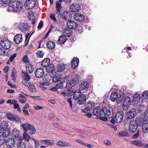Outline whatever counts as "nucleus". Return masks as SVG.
I'll list each match as a JSON object with an SVG mask.
<instances>
[{"instance_id":"1","label":"nucleus","mask_w":148,"mask_h":148,"mask_svg":"<svg viewBox=\"0 0 148 148\" xmlns=\"http://www.w3.org/2000/svg\"><path fill=\"white\" fill-rule=\"evenodd\" d=\"M22 3L18 1H15L10 3L7 9L9 12H19L23 7Z\"/></svg>"},{"instance_id":"40","label":"nucleus","mask_w":148,"mask_h":148,"mask_svg":"<svg viewBox=\"0 0 148 148\" xmlns=\"http://www.w3.org/2000/svg\"><path fill=\"white\" fill-rule=\"evenodd\" d=\"M28 17L29 19H30L31 18H32V23L33 25H34L35 22V18L34 16V13L33 12H29L28 14Z\"/></svg>"},{"instance_id":"51","label":"nucleus","mask_w":148,"mask_h":148,"mask_svg":"<svg viewBox=\"0 0 148 148\" xmlns=\"http://www.w3.org/2000/svg\"><path fill=\"white\" fill-rule=\"evenodd\" d=\"M23 136L25 140L27 141H28L30 138V137L28 135V134L26 133V132H25L23 134Z\"/></svg>"},{"instance_id":"55","label":"nucleus","mask_w":148,"mask_h":148,"mask_svg":"<svg viewBox=\"0 0 148 148\" xmlns=\"http://www.w3.org/2000/svg\"><path fill=\"white\" fill-rule=\"evenodd\" d=\"M119 134L121 136H128L129 134L125 131H122L119 132Z\"/></svg>"},{"instance_id":"12","label":"nucleus","mask_w":148,"mask_h":148,"mask_svg":"<svg viewBox=\"0 0 148 148\" xmlns=\"http://www.w3.org/2000/svg\"><path fill=\"white\" fill-rule=\"evenodd\" d=\"M67 26L70 29H75L78 26V25L75 22L69 20L67 22Z\"/></svg>"},{"instance_id":"19","label":"nucleus","mask_w":148,"mask_h":148,"mask_svg":"<svg viewBox=\"0 0 148 148\" xmlns=\"http://www.w3.org/2000/svg\"><path fill=\"white\" fill-rule=\"evenodd\" d=\"M8 118L12 121L17 122L19 121L18 118L16 115L11 113L8 114L7 115Z\"/></svg>"},{"instance_id":"53","label":"nucleus","mask_w":148,"mask_h":148,"mask_svg":"<svg viewBox=\"0 0 148 148\" xmlns=\"http://www.w3.org/2000/svg\"><path fill=\"white\" fill-rule=\"evenodd\" d=\"M22 61L25 64H28L29 63V61L28 59L27 56H25L22 59Z\"/></svg>"},{"instance_id":"27","label":"nucleus","mask_w":148,"mask_h":148,"mask_svg":"<svg viewBox=\"0 0 148 148\" xmlns=\"http://www.w3.org/2000/svg\"><path fill=\"white\" fill-rule=\"evenodd\" d=\"M50 60L49 58H46L41 62V66L42 67H46L50 64Z\"/></svg>"},{"instance_id":"41","label":"nucleus","mask_w":148,"mask_h":148,"mask_svg":"<svg viewBox=\"0 0 148 148\" xmlns=\"http://www.w3.org/2000/svg\"><path fill=\"white\" fill-rule=\"evenodd\" d=\"M70 28H66L63 31V33L68 37H69L71 35V30Z\"/></svg>"},{"instance_id":"37","label":"nucleus","mask_w":148,"mask_h":148,"mask_svg":"<svg viewBox=\"0 0 148 148\" xmlns=\"http://www.w3.org/2000/svg\"><path fill=\"white\" fill-rule=\"evenodd\" d=\"M70 16V13L69 12L64 11L62 14V18L65 20H68Z\"/></svg>"},{"instance_id":"29","label":"nucleus","mask_w":148,"mask_h":148,"mask_svg":"<svg viewBox=\"0 0 148 148\" xmlns=\"http://www.w3.org/2000/svg\"><path fill=\"white\" fill-rule=\"evenodd\" d=\"M63 87V83L61 82L59 84L56 85V86L54 87L51 88L50 90L52 91H55L57 90L58 89H61Z\"/></svg>"},{"instance_id":"49","label":"nucleus","mask_w":148,"mask_h":148,"mask_svg":"<svg viewBox=\"0 0 148 148\" xmlns=\"http://www.w3.org/2000/svg\"><path fill=\"white\" fill-rule=\"evenodd\" d=\"M28 87L31 92H35L36 91L34 86L32 84H30L29 86H28Z\"/></svg>"},{"instance_id":"25","label":"nucleus","mask_w":148,"mask_h":148,"mask_svg":"<svg viewBox=\"0 0 148 148\" xmlns=\"http://www.w3.org/2000/svg\"><path fill=\"white\" fill-rule=\"evenodd\" d=\"M56 8L57 14L59 15H61L60 12L62 11V7L61 3L58 1H57L56 3Z\"/></svg>"},{"instance_id":"2","label":"nucleus","mask_w":148,"mask_h":148,"mask_svg":"<svg viewBox=\"0 0 148 148\" xmlns=\"http://www.w3.org/2000/svg\"><path fill=\"white\" fill-rule=\"evenodd\" d=\"M123 117V112L121 111H119L116 113L114 117L112 119L111 122L113 124H115V123H120L122 121Z\"/></svg>"},{"instance_id":"7","label":"nucleus","mask_w":148,"mask_h":148,"mask_svg":"<svg viewBox=\"0 0 148 148\" xmlns=\"http://www.w3.org/2000/svg\"><path fill=\"white\" fill-rule=\"evenodd\" d=\"M35 5V0H27L25 3V6L27 10L33 8Z\"/></svg>"},{"instance_id":"10","label":"nucleus","mask_w":148,"mask_h":148,"mask_svg":"<svg viewBox=\"0 0 148 148\" xmlns=\"http://www.w3.org/2000/svg\"><path fill=\"white\" fill-rule=\"evenodd\" d=\"M136 114V110L134 108L130 110L127 113V116L128 119H131L134 117Z\"/></svg>"},{"instance_id":"60","label":"nucleus","mask_w":148,"mask_h":148,"mask_svg":"<svg viewBox=\"0 0 148 148\" xmlns=\"http://www.w3.org/2000/svg\"><path fill=\"white\" fill-rule=\"evenodd\" d=\"M103 143L107 146H110L111 145L110 141L108 140H105L104 141Z\"/></svg>"},{"instance_id":"28","label":"nucleus","mask_w":148,"mask_h":148,"mask_svg":"<svg viewBox=\"0 0 148 148\" xmlns=\"http://www.w3.org/2000/svg\"><path fill=\"white\" fill-rule=\"evenodd\" d=\"M75 81L74 80H70L66 83V87L68 89L70 90L75 84Z\"/></svg>"},{"instance_id":"22","label":"nucleus","mask_w":148,"mask_h":148,"mask_svg":"<svg viewBox=\"0 0 148 148\" xmlns=\"http://www.w3.org/2000/svg\"><path fill=\"white\" fill-rule=\"evenodd\" d=\"M14 41L16 44H19L22 40V35L21 34L16 35L14 38Z\"/></svg>"},{"instance_id":"16","label":"nucleus","mask_w":148,"mask_h":148,"mask_svg":"<svg viewBox=\"0 0 148 148\" xmlns=\"http://www.w3.org/2000/svg\"><path fill=\"white\" fill-rule=\"evenodd\" d=\"M55 75V73L54 72V73L53 75H50L51 77H52V82H58L62 78V77L61 75L60 74L54 76V75Z\"/></svg>"},{"instance_id":"57","label":"nucleus","mask_w":148,"mask_h":148,"mask_svg":"<svg viewBox=\"0 0 148 148\" xmlns=\"http://www.w3.org/2000/svg\"><path fill=\"white\" fill-rule=\"evenodd\" d=\"M8 53L6 52L4 49L0 48V55H7Z\"/></svg>"},{"instance_id":"17","label":"nucleus","mask_w":148,"mask_h":148,"mask_svg":"<svg viewBox=\"0 0 148 148\" xmlns=\"http://www.w3.org/2000/svg\"><path fill=\"white\" fill-rule=\"evenodd\" d=\"M142 129L143 132L145 133L148 132V119H146L143 122Z\"/></svg>"},{"instance_id":"58","label":"nucleus","mask_w":148,"mask_h":148,"mask_svg":"<svg viewBox=\"0 0 148 148\" xmlns=\"http://www.w3.org/2000/svg\"><path fill=\"white\" fill-rule=\"evenodd\" d=\"M72 91H71V92ZM71 92L70 91H69L68 92H62L61 93V94L63 95L64 96H69L71 95Z\"/></svg>"},{"instance_id":"64","label":"nucleus","mask_w":148,"mask_h":148,"mask_svg":"<svg viewBox=\"0 0 148 148\" xmlns=\"http://www.w3.org/2000/svg\"><path fill=\"white\" fill-rule=\"evenodd\" d=\"M43 22L42 21H40L38 26V28L39 29H41L43 26Z\"/></svg>"},{"instance_id":"33","label":"nucleus","mask_w":148,"mask_h":148,"mask_svg":"<svg viewBox=\"0 0 148 148\" xmlns=\"http://www.w3.org/2000/svg\"><path fill=\"white\" fill-rule=\"evenodd\" d=\"M47 48L51 49H53L54 48L55 46V42L51 41H49L47 43Z\"/></svg>"},{"instance_id":"35","label":"nucleus","mask_w":148,"mask_h":148,"mask_svg":"<svg viewBox=\"0 0 148 148\" xmlns=\"http://www.w3.org/2000/svg\"><path fill=\"white\" fill-rule=\"evenodd\" d=\"M141 98L144 101L148 100V91H145L142 94Z\"/></svg>"},{"instance_id":"6","label":"nucleus","mask_w":148,"mask_h":148,"mask_svg":"<svg viewBox=\"0 0 148 148\" xmlns=\"http://www.w3.org/2000/svg\"><path fill=\"white\" fill-rule=\"evenodd\" d=\"M120 98L118 97V93L116 92H112L110 96V99L112 101H117V103H120L121 102L123 99V97L121 95H120Z\"/></svg>"},{"instance_id":"31","label":"nucleus","mask_w":148,"mask_h":148,"mask_svg":"<svg viewBox=\"0 0 148 148\" xmlns=\"http://www.w3.org/2000/svg\"><path fill=\"white\" fill-rule=\"evenodd\" d=\"M34 67L31 64H28L26 66V71L30 73H32L34 71Z\"/></svg>"},{"instance_id":"38","label":"nucleus","mask_w":148,"mask_h":148,"mask_svg":"<svg viewBox=\"0 0 148 148\" xmlns=\"http://www.w3.org/2000/svg\"><path fill=\"white\" fill-rule=\"evenodd\" d=\"M22 138L20 137L19 139V143L18 145V148H26V145L23 142H21Z\"/></svg>"},{"instance_id":"32","label":"nucleus","mask_w":148,"mask_h":148,"mask_svg":"<svg viewBox=\"0 0 148 148\" xmlns=\"http://www.w3.org/2000/svg\"><path fill=\"white\" fill-rule=\"evenodd\" d=\"M89 86V83L87 82H83L79 86V88L81 90L87 88Z\"/></svg>"},{"instance_id":"42","label":"nucleus","mask_w":148,"mask_h":148,"mask_svg":"<svg viewBox=\"0 0 148 148\" xmlns=\"http://www.w3.org/2000/svg\"><path fill=\"white\" fill-rule=\"evenodd\" d=\"M0 126L2 129L8 128V122L6 121H3L1 123Z\"/></svg>"},{"instance_id":"11","label":"nucleus","mask_w":148,"mask_h":148,"mask_svg":"<svg viewBox=\"0 0 148 148\" xmlns=\"http://www.w3.org/2000/svg\"><path fill=\"white\" fill-rule=\"evenodd\" d=\"M80 9V6L79 4L75 3H73L70 6V10L72 12H77Z\"/></svg>"},{"instance_id":"23","label":"nucleus","mask_w":148,"mask_h":148,"mask_svg":"<svg viewBox=\"0 0 148 148\" xmlns=\"http://www.w3.org/2000/svg\"><path fill=\"white\" fill-rule=\"evenodd\" d=\"M10 133V131L8 128L2 129L1 131L0 136L6 137L8 136Z\"/></svg>"},{"instance_id":"3","label":"nucleus","mask_w":148,"mask_h":148,"mask_svg":"<svg viewBox=\"0 0 148 148\" xmlns=\"http://www.w3.org/2000/svg\"><path fill=\"white\" fill-rule=\"evenodd\" d=\"M102 114L104 116L110 118L113 116V110L110 107H103L102 108Z\"/></svg>"},{"instance_id":"61","label":"nucleus","mask_w":148,"mask_h":148,"mask_svg":"<svg viewBox=\"0 0 148 148\" xmlns=\"http://www.w3.org/2000/svg\"><path fill=\"white\" fill-rule=\"evenodd\" d=\"M50 18L53 21H56V19L55 17V15L54 14H51L50 15Z\"/></svg>"},{"instance_id":"52","label":"nucleus","mask_w":148,"mask_h":148,"mask_svg":"<svg viewBox=\"0 0 148 148\" xmlns=\"http://www.w3.org/2000/svg\"><path fill=\"white\" fill-rule=\"evenodd\" d=\"M44 52L41 51H38L36 53L37 56L39 58H42L44 55Z\"/></svg>"},{"instance_id":"59","label":"nucleus","mask_w":148,"mask_h":148,"mask_svg":"<svg viewBox=\"0 0 148 148\" xmlns=\"http://www.w3.org/2000/svg\"><path fill=\"white\" fill-rule=\"evenodd\" d=\"M17 54L16 53H14L12 55L10 58L9 60L10 62H12L14 58L16 57Z\"/></svg>"},{"instance_id":"47","label":"nucleus","mask_w":148,"mask_h":148,"mask_svg":"<svg viewBox=\"0 0 148 148\" xmlns=\"http://www.w3.org/2000/svg\"><path fill=\"white\" fill-rule=\"evenodd\" d=\"M30 125H31L28 123H23L22 125L21 126L23 128L24 131H27V130H28Z\"/></svg>"},{"instance_id":"62","label":"nucleus","mask_w":148,"mask_h":148,"mask_svg":"<svg viewBox=\"0 0 148 148\" xmlns=\"http://www.w3.org/2000/svg\"><path fill=\"white\" fill-rule=\"evenodd\" d=\"M5 142L6 140L4 138H2L1 139H0V145L3 144Z\"/></svg>"},{"instance_id":"63","label":"nucleus","mask_w":148,"mask_h":148,"mask_svg":"<svg viewBox=\"0 0 148 148\" xmlns=\"http://www.w3.org/2000/svg\"><path fill=\"white\" fill-rule=\"evenodd\" d=\"M56 145L60 147H63V141H60L56 143Z\"/></svg>"},{"instance_id":"8","label":"nucleus","mask_w":148,"mask_h":148,"mask_svg":"<svg viewBox=\"0 0 148 148\" xmlns=\"http://www.w3.org/2000/svg\"><path fill=\"white\" fill-rule=\"evenodd\" d=\"M86 106L85 108L82 110V112L88 113L94 107V103L90 101H88L86 104Z\"/></svg>"},{"instance_id":"34","label":"nucleus","mask_w":148,"mask_h":148,"mask_svg":"<svg viewBox=\"0 0 148 148\" xmlns=\"http://www.w3.org/2000/svg\"><path fill=\"white\" fill-rule=\"evenodd\" d=\"M66 38L64 35H61L58 38V41L61 44H64L66 41Z\"/></svg>"},{"instance_id":"13","label":"nucleus","mask_w":148,"mask_h":148,"mask_svg":"<svg viewBox=\"0 0 148 148\" xmlns=\"http://www.w3.org/2000/svg\"><path fill=\"white\" fill-rule=\"evenodd\" d=\"M35 76L36 77L40 78L44 74L43 69L41 68L37 69L34 72Z\"/></svg>"},{"instance_id":"15","label":"nucleus","mask_w":148,"mask_h":148,"mask_svg":"<svg viewBox=\"0 0 148 148\" xmlns=\"http://www.w3.org/2000/svg\"><path fill=\"white\" fill-rule=\"evenodd\" d=\"M19 28L22 32L25 33L28 31L29 26L26 23H22L19 25Z\"/></svg>"},{"instance_id":"50","label":"nucleus","mask_w":148,"mask_h":148,"mask_svg":"<svg viewBox=\"0 0 148 148\" xmlns=\"http://www.w3.org/2000/svg\"><path fill=\"white\" fill-rule=\"evenodd\" d=\"M28 130L30 131L29 133L31 134H34L36 132L35 128L34 127V126L32 125H30Z\"/></svg>"},{"instance_id":"20","label":"nucleus","mask_w":148,"mask_h":148,"mask_svg":"<svg viewBox=\"0 0 148 148\" xmlns=\"http://www.w3.org/2000/svg\"><path fill=\"white\" fill-rule=\"evenodd\" d=\"M79 63V60L77 58L73 59L71 61V66L72 69H75L77 67Z\"/></svg>"},{"instance_id":"5","label":"nucleus","mask_w":148,"mask_h":148,"mask_svg":"<svg viewBox=\"0 0 148 148\" xmlns=\"http://www.w3.org/2000/svg\"><path fill=\"white\" fill-rule=\"evenodd\" d=\"M138 119H136L131 121L129 125V130L131 132H135L136 131L138 125Z\"/></svg>"},{"instance_id":"36","label":"nucleus","mask_w":148,"mask_h":148,"mask_svg":"<svg viewBox=\"0 0 148 148\" xmlns=\"http://www.w3.org/2000/svg\"><path fill=\"white\" fill-rule=\"evenodd\" d=\"M140 96L138 94H135L133 96L132 102L134 104H135L136 101L138 102L140 100Z\"/></svg>"},{"instance_id":"56","label":"nucleus","mask_w":148,"mask_h":148,"mask_svg":"<svg viewBox=\"0 0 148 148\" xmlns=\"http://www.w3.org/2000/svg\"><path fill=\"white\" fill-rule=\"evenodd\" d=\"M130 105L123 104L122 105V108L123 110H126L128 109Z\"/></svg>"},{"instance_id":"46","label":"nucleus","mask_w":148,"mask_h":148,"mask_svg":"<svg viewBox=\"0 0 148 148\" xmlns=\"http://www.w3.org/2000/svg\"><path fill=\"white\" fill-rule=\"evenodd\" d=\"M20 132L16 129H15L13 130L12 136L15 138L18 137L19 135Z\"/></svg>"},{"instance_id":"44","label":"nucleus","mask_w":148,"mask_h":148,"mask_svg":"<svg viewBox=\"0 0 148 148\" xmlns=\"http://www.w3.org/2000/svg\"><path fill=\"white\" fill-rule=\"evenodd\" d=\"M16 71L15 69L13 68L12 70V74L11 75V78L13 80L15 81L16 77Z\"/></svg>"},{"instance_id":"24","label":"nucleus","mask_w":148,"mask_h":148,"mask_svg":"<svg viewBox=\"0 0 148 148\" xmlns=\"http://www.w3.org/2000/svg\"><path fill=\"white\" fill-rule=\"evenodd\" d=\"M73 92V99L75 101L78 100L82 95V92L78 90L75 91Z\"/></svg>"},{"instance_id":"30","label":"nucleus","mask_w":148,"mask_h":148,"mask_svg":"<svg viewBox=\"0 0 148 148\" xmlns=\"http://www.w3.org/2000/svg\"><path fill=\"white\" fill-rule=\"evenodd\" d=\"M131 143L134 145L139 147H143L144 144L142 142L139 140H135L131 141Z\"/></svg>"},{"instance_id":"9","label":"nucleus","mask_w":148,"mask_h":148,"mask_svg":"<svg viewBox=\"0 0 148 148\" xmlns=\"http://www.w3.org/2000/svg\"><path fill=\"white\" fill-rule=\"evenodd\" d=\"M0 45L2 47L5 49H9L11 46L10 41L5 39L1 40Z\"/></svg>"},{"instance_id":"45","label":"nucleus","mask_w":148,"mask_h":148,"mask_svg":"<svg viewBox=\"0 0 148 148\" xmlns=\"http://www.w3.org/2000/svg\"><path fill=\"white\" fill-rule=\"evenodd\" d=\"M23 73V78L24 79V80L28 81L30 79V77L29 75L27 73L24 72H22Z\"/></svg>"},{"instance_id":"4","label":"nucleus","mask_w":148,"mask_h":148,"mask_svg":"<svg viewBox=\"0 0 148 148\" xmlns=\"http://www.w3.org/2000/svg\"><path fill=\"white\" fill-rule=\"evenodd\" d=\"M92 114L93 115L96 116H99V118L103 121H106L107 120L106 117L103 116L102 109L101 110L99 107H96L94 109Z\"/></svg>"},{"instance_id":"39","label":"nucleus","mask_w":148,"mask_h":148,"mask_svg":"<svg viewBox=\"0 0 148 148\" xmlns=\"http://www.w3.org/2000/svg\"><path fill=\"white\" fill-rule=\"evenodd\" d=\"M65 69V65L64 64H61L58 65L57 68V71L61 72L63 71Z\"/></svg>"},{"instance_id":"26","label":"nucleus","mask_w":148,"mask_h":148,"mask_svg":"<svg viewBox=\"0 0 148 148\" xmlns=\"http://www.w3.org/2000/svg\"><path fill=\"white\" fill-rule=\"evenodd\" d=\"M46 68V71L48 73H51L52 74L50 75H53L54 73L53 71L54 69V66L53 64H51L47 66Z\"/></svg>"},{"instance_id":"54","label":"nucleus","mask_w":148,"mask_h":148,"mask_svg":"<svg viewBox=\"0 0 148 148\" xmlns=\"http://www.w3.org/2000/svg\"><path fill=\"white\" fill-rule=\"evenodd\" d=\"M80 78L79 75L75 74L72 80L75 81V82H76L77 81H79L80 79Z\"/></svg>"},{"instance_id":"48","label":"nucleus","mask_w":148,"mask_h":148,"mask_svg":"<svg viewBox=\"0 0 148 148\" xmlns=\"http://www.w3.org/2000/svg\"><path fill=\"white\" fill-rule=\"evenodd\" d=\"M131 99L128 97H126L123 99V103L130 105Z\"/></svg>"},{"instance_id":"43","label":"nucleus","mask_w":148,"mask_h":148,"mask_svg":"<svg viewBox=\"0 0 148 148\" xmlns=\"http://www.w3.org/2000/svg\"><path fill=\"white\" fill-rule=\"evenodd\" d=\"M41 141L43 144L49 145H53L54 143V141L53 140H43Z\"/></svg>"},{"instance_id":"18","label":"nucleus","mask_w":148,"mask_h":148,"mask_svg":"<svg viewBox=\"0 0 148 148\" xmlns=\"http://www.w3.org/2000/svg\"><path fill=\"white\" fill-rule=\"evenodd\" d=\"M78 103L79 105H82L86 102V95L82 94L78 99Z\"/></svg>"},{"instance_id":"21","label":"nucleus","mask_w":148,"mask_h":148,"mask_svg":"<svg viewBox=\"0 0 148 148\" xmlns=\"http://www.w3.org/2000/svg\"><path fill=\"white\" fill-rule=\"evenodd\" d=\"M74 18L75 20L79 21H82L85 19L83 15L78 13L75 14Z\"/></svg>"},{"instance_id":"14","label":"nucleus","mask_w":148,"mask_h":148,"mask_svg":"<svg viewBox=\"0 0 148 148\" xmlns=\"http://www.w3.org/2000/svg\"><path fill=\"white\" fill-rule=\"evenodd\" d=\"M5 144L8 147H12L15 145V141L12 138H9L6 140Z\"/></svg>"}]
</instances>
